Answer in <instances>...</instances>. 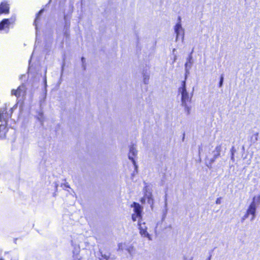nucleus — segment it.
I'll list each match as a JSON object with an SVG mask.
<instances>
[{"mask_svg":"<svg viewBox=\"0 0 260 260\" xmlns=\"http://www.w3.org/2000/svg\"><path fill=\"white\" fill-rule=\"evenodd\" d=\"M178 92L181 95V105L184 107V111L187 115H189L191 110V107L189 104L191 103L193 91L189 95L186 90L185 80H184L182 82L181 86L178 88Z\"/></svg>","mask_w":260,"mask_h":260,"instance_id":"nucleus-1","label":"nucleus"},{"mask_svg":"<svg viewBox=\"0 0 260 260\" xmlns=\"http://www.w3.org/2000/svg\"><path fill=\"white\" fill-rule=\"evenodd\" d=\"M26 92V88L23 84L20 85L17 89H12L11 90V95H15L17 98H23Z\"/></svg>","mask_w":260,"mask_h":260,"instance_id":"nucleus-2","label":"nucleus"},{"mask_svg":"<svg viewBox=\"0 0 260 260\" xmlns=\"http://www.w3.org/2000/svg\"><path fill=\"white\" fill-rule=\"evenodd\" d=\"M15 21L14 18L10 19H4L0 22V30H5L6 33L9 32V27L11 24H13Z\"/></svg>","mask_w":260,"mask_h":260,"instance_id":"nucleus-3","label":"nucleus"},{"mask_svg":"<svg viewBox=\"0 0 260 260\" xmlns=\"http://www.w3.org/2000/svg\"><path fill=\"white\" fill-rule=\"evenodd\" d=\"M174 29L176 34V41H178L180 37L183 41L184 38V29L182 27V24H180L179 22H177L174 26Z\"/></svg>","mask_w":260,"mask_h":260,"instance_id":"nucleus-4","label":"nucleus"},{"mask_svg":"<svg viewBox=\"0 0 260 260\" xmlns=\"http://www.w3.org/2000/svg\"><path fill=\"white\" fill-rule=\"evenodd\" d=\"M137 151L136 149V147L133 144L129 147V152L128 153V158L132 161L134 166H135V169L137 170L138 166L136 164V162L134 159V157L137 156Z\"/></svg>","mask_w":260,"mask_h":260,"instance_id":"nucleus-5","label":"nucleus"},{"mask_svg":"<svg viewBox=\"0 0 260 260\" xmlns=\"http://www.w3.org/2000/svg\"><path fill=\"white\" fill-rule=\"evenodd\" d=\"M138 226L141 235L144 237L148 238L149 240H150V236L147 231V228L146 226L145 223H142L141 222H139L138 223Z\"/></svg>","mask_w":260,"mask_h":260,"instance_id":"nucleus-6","label":"nucleus"},{"mask_svg":"<svg viewBox=\"0 0 260 260\" xmlns=\"http://www.w3.org/2000/svg\"><path fill=\"white\" fill-rule=\"evenodd\" d=\"M256 208V205H254V203H251L246 210V212L251 216V221H253L255 218Z\"/></svg>","mask_w":260,"mask_h":260,"instance_id":"nucleus-7","label":"nucleus"},{"mask_svg":"<svg viewBox=\"0 0 260 260\" xmlns=\"http://www.w3.org/2000/svg\"><path fill=\"white\" fill-rule=\"evenodd\" d=\"M192 52H193V50H192L191 52L189 54L188 57L187 58L186 62L185 63V71L186 76H187V75L189 74V71H190V69L191 68L192 65L193 64L192 56Z\"/></svg>","mask_w":260,"mask_h":260,"instance_id":"nucleus-8","label":"nucleus"},{"mask_svg":"<svg viewBox=\"0 0 260 260\" xmlns=\"http://www.w3.org/2000/svg\"><path fill=\"white\" fill-rule=\"evenodd\" d=\"M9 5L6 1L2 2L0 4V15L2 14H8L9 13Z\"/></svg>","mask_w":260,"mask_h":260,"instance_id":"nucleus-9","label":"nucleus"},{"mask_svg":"<svg viewBox=\"0 0 260 260\" xmlns=\"http://www.w3.org/2000/svg\"><path fill=\"white\" fill-rule=\"evenodd\" d=\"M259 133L254 130L250 131L249 136V141L251 144H255L258 141Z\"/></svg>","mask_w":260,"mask_h":260,"instance_id":"nucleus-10","label":"nucleus"},{"mask_svg":"<svg viewBox=\"0 0 260 260\" xmlns=\"http://www.w3.org/2000/svg\"><path fill=\"white\" fill-rule=\"evenodd\" d=\"M6 108H1L0 109V121L3 120L7 122L9 117H11L8 116V114L6 112Z\"/></svg>","mask_w":260,"mask_h":260,"instance_id":"nucleus-11","label":"nucleus"},{"mask_svg":"<svg viewBox=\"0 0 260 260\" xmlns=\"http://www.w3.org/2000/svg\"><path fill=\"white\" fill-rule=\"evenodd\" d=\"M131 207L134 208V213L142 215V209L139 203L134 202Z\"/></svg>","mask_w":260,"mask_h":260,"instance_id":"nucleus-12","label":"nucleus"},{"mask_svg":"<svg viewBox=\"0 0 260 260\" xmlns=\"http://www.w3.org/2000/svg\"><path fill=\"white\" fill-rule=\"evenodd\" d=\"M221 149H222L221 146L220 145L217 146L215 147V150L214 151V158L211 160V161L212 162H214L215 159L216 158H217L220 155V152L221 151Z\"/></svg>","mask_w":260,"mask_h":260,"instance_id":"nucleus-13","label":"nucleus"},{"mask_svg":"<svg viewBox=\"0 0 260 260\" xmlns=\"http://www.w3.org/2000/svg\"><path fill=\"white\" fill-rule=\"evenodd\" d=\"M147 200V202L149 204H153V199L152 198V194L151 193H148V194H146L144 197L142 198L141 199V202L142 203H145L146 200Z\"/></svg>","mask_w":260,"mask_h":260,"instance_id":"nucleus-14","label":"nucleus"},{"mask_svg":"<svg viewBox=\"0 0 260 260\" xmlns=\"http://www.w3.org/2000/svg\"><path fill=\"white\" fill-rule=\"evenodd\" d=\"M6 127L5 125H0V139H3L5 137L6 133Z\"/></svg>","mask_w":260,"mask_h":260,"instance_id":"nucleus-15","label":"nucleus"},{"mask_svg":"<svg viewBox=\"0 0 260 260\" xmlns=\"http://www.w3.org/2000/svg\"><path fill=\"white\" fill-rule=\"evenodd\" d=\"M132 220L134 221H136L138 220V223H139V222H141L142 215H140L139 214H136V213H134L132 215Z\"/></svg>","mask_w":260,"mask_h":260,"instance_id":"nucleus-16","label":"nucleus"},{"mask_svg":"<svg viewBox=\"0 0 260 260\" xmlns=\"http://www.w3.org/2000/svg\"><path fill=\"white\" fill-rule=\"evenodd\" d=\"M149 79V74L147 72L143 73V82L145 84H147L148 83Z\"/></svg>","mask_w":260,"mask_h":260,"instance_id":"nucleus-17","label":"nucleus"},{"mask_svg":"<svg viewBox=\"0 0 260 260\" xmlns=\"http://www.w3.org/2000/svg\"><path fill=\"white\" fill-rule=\"evenodd\" d=\"M43 11H44V10L42 9L38 12V13L37 14L36 18L35 20L34 23V24L35 25V26H36V29L37 31V22L38 19H39V17L42 14Z\"/></svg>","mask_w":260,"mask_h":260,"instance_id":"nucleus-18","label":"nucleus"},{"mask_svg":"<svg viewBox=\"0 0 260 260\" xmlns=\"http://www.w3.org/2000/svg\"><path fill=\"white\" fill-rule=\"evenodd\" d=\"M251 203H254V205H256L257 203H260V194L258 196H255L252 199Z\"/></svg>","mask_w":260,"mask_h":260,"instance_id":"nucleus-19","label":"nucleus"},{"mask_svg":"<svg viewBox=\"0 0 260 260\" xmlns=\"http://www.w3.org/2000/svg\"><path fill=\"white\" fill-rule=\"evenodd\" d=\"M125 249L127 251V252H128V253L132 255H133V252L134 251V247L132 246H129L127 247H126L125 248Z\"/></svg>","mask_w":260,"mask_h":260,"instance_id":"nucleus-20","label":"nucleus"},{"mask_svg":"<svg viewBox=\"0 0 260 260\" xmlns=\"http://www.w3.org/2000/svg\"><path fill=\"white\" fill-rule=\"evenodd\" d=\"M125 243H119L118 245V250H123L124 249H125Z\"/></svg>","mask_w":260,"mask_h":260,"instance_id":"nucleus-21","label":"nucleus"},{"mask_svg":"<svg viewBox=\"0 0 260 260\" xmlns=\"http://www.w3.org/2000/svg\"><path fill=\"white\" fill-rule=\"evenodd\" d=\"M38 119H39V120L41 122V124L42 125H43V114L42 113H39V116L38 117Z\"/></svg>","mask_w":260,"mask_h":260,"instance_id":"nucleus-22","label":"nucleus"},{"mask_svg":"<svg viewBox=\"0 0 260 260\" xmlns=\"http://www.w3.org/2000/svg\"><path fill=\"white\" fill-rule=\"evenodd\" d=\"M223 79H224L223 76V75H221V76H220V81L219 82V87H221L223 85Z\"/></svg>","mask_w":260,"mask_h":260,"instance_id":"nucleus-23","label":"nucleus"},{"mask_svg":"<svg viewBox=\"0 0 260 260\" xmlns=\"http://www.w3.org/2000/svg\"><path fill=\"white\" fill-rule=\"evenodd\" d=\"M64 21H65V27L67 28V29L69 27V26H70V23H68L67 22V16L66 15H64Z\"/></svg>","mask_w":260,"mask_h":260,"instance_id":"nucleus-24","label":"nucleus"},{"mask_svg":"<svg viewBox=\"0 0 260 260\" xmlns=\"http://www.w3.org/2000/svg\"><path fill=\"white\" fill-rule=\"evenodd\" d=\"M249 215L246 212L244 215L241 218L242 221H244L246 219H247L249 217Z\"/></svg>","mask_w":260,"mask_h":260,"instance_id":"nucleus-25","label":"nucleus"},{"mask_svg":"<svg viewBox=\"0 0 260 260\" xmlns=\"http://www.w3.org/2000/svg\"><path fill=\"white\" fill-rule=\"evenodd\" d=\"M249 215L246 212L244 215L241 218L242 221H244L246 219H247L249 217Z\"/></svg>","mask_w":260,"mask_h":260,"instance_id":"nucleus-26","label":"nucleus"},{"mask_svg":"<svg viewBox=\"0 0 260 260\" xmlns=\"http://www.w3.org/2000/svg\"><path fill=\"white\" fill-rule=\"evenodd\" d=\"M165 206L166 208L167 207V194L166 193L165 196Z\"/></svg>","mask_w":260,"mask_h":260,"instance_id":"nucleus-27","label":"nucleus"},{"mask_svg":"<svg viewBox=\"0 0 260 260\" xmlns=\"http://www.w3.org/2000/svg\"><path fill=\"white\" fill-rule=\"evenodd\" d=\"M81 61H82V66H83V68H84V69H85V66H84V62L85 61V59L84 57H82L81 58Z\"/></svg>","mask_w":260,"mask_h":260,"instance_id":"nucleus-28","label":"nucleus"},{"mask_svg":"<svg viewBox=\"0 0 260 260\" xmlns=\"http://www.w3.org/2000/svg\"><path fill=\"white\" fill-rule=\"evenodd\" d=\"M231 155H234V153L236 152V150L235 149L234 147H233L232 148V149H231Z\"/></svg>","mask_w":260,"mask_h":260,"instance_id":"nucleus-29","label":"nucleus"},{"mask_svg":"<svg viewBox=\"0 0 260 260\" xmlns=\"http://www.w3.org/2000/svg\"><path fill=\"white\" fill-rule=\"evenodd\" d=\"M102 256L106 260H108L109 258V255H107L106 254H102Z\"/></svg>","mask_w":260,"mask_h":260,"instance_id":"nucleus-30","label":"nucleus"},{"mask_svg":"<svg viewBox=\"0 0 260 260\" xmlns=\"http://www.w3.org/2000/svg\"><path fill=\"white\" fill-rule=\"evenodd\" d=\"M216 204H221V198H218L216 200Z\"/></svg>","mask_w":260,"mask_h":260,"instance_id":"nucleus-31","label":"nucleus"},{"mask_svg":"<svg viewBox=\"0 0 260 260\" xmlns=\"http://www.w3.org/2000/svg\"><path fill=\"white\" fill-rule=\"evenodd\" d=\"M43 100H40V105H41L42 103L44 102L45 101V98H46V93L44 94V95H43Z\"/></svg>","mask_w":260,"mask_h":260,"instance_id":"nucleus-32","label":"nucleus"},{"mask_svg":"<svg viewBox=\"0 0 260 260\" xmlns=\"http://www.w3.org/2000/svg\"><path fill=\"white\" fill-rule=\"evenodd\" d=\"M62 186L63 187H66V188H69L70 186H69V184H68V183L66 182L65 183H64L63 185H62Z\"/></svg>","mask_w":260,"mask_h":260,"instance_id":"nucleus-33","label":"nucleus"},{"mask_svg":"<svg viewBox=\"0 0 260 260\" xmlns=\"http://www.w3.org/2000/svg\"><path fill=\"white\" fill-rule=\"evenodd\" d=\"M73 253H74V252ZM73 257H74L73 260H81V258L78 257V256H75V254H74Z\"/></svg>","mask_w":260,"mask_h":260,"instance_id":"nucleus-34","label":"nucleus"},{"mask_svg":"<svg viewBox=\"0 0 260 260\" xmlns=\"http://www.w3.org/2000/svg\"><path fill=\"white\" fill-rule=\"evenodd\" d=\"M179 22L180 24H181V18L180 16H178V22Z\"/></svg>","mask_w":260,"mask_h":260,"instance_id":"nucleus-35","label":"nucleus"},{"mask_svg":"<svg viewBox=\"0 0 260 260\" xmlns=\"http://www.w3.org/2000/svg\"><path fill=\"white\" fill-rule=\"evenodd\" d=\"M44 82L45 86H46L47 85V80H46V77H45V78H44Z\"/></svg>","mask_w":260,"mask_h":260,"instance_id":"nucleus-36","label":"nucleus"},{"mask_svg":"<svg viewBox=\"0 0 260 260\" xmlns=\"http://www.w3.org/2000/svg\"><path fill=\"white\" fill-rule=\"evenodd\" d=\"M231 160L233 161V162L235 161L234 155H231Z\"/></svg>","mask_w":260,"mask_h":260,"instance_id":"nucleus-37","label":"nucleus"},{"mask_svg":"<svg viewBox=\"0 0 260 260\" xmlns=\"http://www.w3.org/2000/svg\"><path fill=\"white\" fill-rule=\"evenodd\" d=\"M212 255L210 254L209 256L206 258V260H211V259Z\"/></svg>","mask_w":260,"mask_h":260,"instance_id":"nucleus-38","label":"nucleus"},{"mask_svg":"<svg viewBox=\"0 0 260 260\" xmlns=\"http://www.w3.org/2000/svg\"><path fill=\"white\" fill-rule=\"evenodd\" d=\"M64 34L66 35V36H68V34L67 32V30H66V31L64 32Z\"/></svg>","mask_w":260,"mask_h":260,"instance_id":"nucleus-39","label":"nucleus"},{"mask_svg":"<svg viewBox=\"0 0 260 260\" xmlns=\"http://www.w3.org/2000/svg\"><path fill=\"white\" fill-rule=\"evenodd\" d=\"M176 59V56H175L174 58V61H175Z\"/></svg>","mask_w":260,"mask_h":260,"instance_id":"nucleus-40","label":"nucleus"},{"mask_svg":"<svg viewBox=\"0 0 260 260\" xmlns=\"http://www.w3.org/2000/svg\"><path fill=\"white\" fill-rule=\"evenodd\" d=\"M201 150V148L200 147L199 149V153H200Z\"/></svg>","mask_w":260,"mask_h":260,"instance_id":"nucleus-41","label":"nucleus"},{"mask_svg":"<svg viewBox=\"0 0 260 260\" xmlns=\"http://www.w3.org/2000/svg\"><path fill=\"white\" fill-rule=\"evenodd\" d=\"M175 51V49H173V52H174Z\"/></svg>","mask_w":260,"mask_h":260,"instance_id":"nucleus-42","label":"nucleus"}]
</instances>
